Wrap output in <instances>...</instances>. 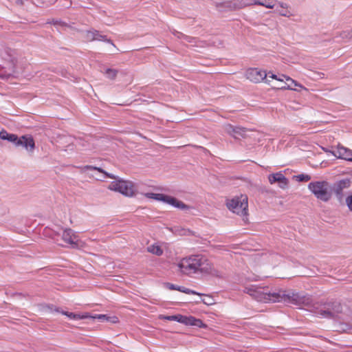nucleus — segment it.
<instances>
[{
  "label": "nucleus",
  "mask_w": 352,
  "mask_h": 352,
  "mask_svg": "<svg viewBox=\"0 0 352 352\" xmlns=\"http://www.w3.org/2000/svg\"><path fill=\"white\" fill-rule=\"evenodd\" d=\"M278 4H279V6H280L281 8H285V6H286V5H285V3H282V2H279V3H278Z\"/></svg>",
  "instance_id": "39"
},
{
  "label": "nucleus",
  "mask_w": 352,
  "mask_h": 352,
  "mask_svg": "<svg viewBox=\"0 0 352 352\" xmlns=\"http://www.w3.org/2000/svg\"><path fill=\"white\" fill-rule=\"evenodd\" d=\"M243 293L257 302L265 304L282 302V288H272L269 286L249 285L243 288Z\"/></svg>",
  "instance_id": "4"
},
{
  "label": "nucleus",
  "mask_w": 352,
  "mask_h": 352,
  "mask_svg": "<svg viewBox=\"0 0 352 352\" xmlns=\"http://www.w3.org/2000/svg\"><path fill=\"white\" fill-rule=\"evenodd\" d=\"M175 271L180 276L190 277L195 274L220 278L221 274L214 264L201 254H191L178 258L174 263Z\"/></svg>",
  "instance_id": "1"
},
{
  "label": "nucleus",
  "mask_w": 352,
  "mask_h": 352,
  "mask_svg": "<svg viewBox=\"0 0 352 352\" xmlns=\"http://www.w3.org/2000/svg\"><path fill=\"white\" fill-rule=\"evenodd\" d=\"M282 302L298 309L311 308L314 306L313 298L309 294L293 289H283Z\"/></svg>",
  "instance_id": "5"
},
{
  "label": "nucleus",
  "mask_w": 352,
  "mask_h": 352,
  "mask_svg": "<svg viewBox=\"0 0 352 352\" xmlns=\"http://www.w3.org/2000/svg\"><path fill=\"white\" fill-rule=\"evenodd\" d=\"M245 75L247 79L254 83L263 82L267 85L270 84V80L267 79V74L265 70L250 67L246 69Z\"/></svg>",
  "instance_id": "11"
},
{
  "label": "nucleus",
  "mask_w": 352,
  "mask_h": 352,
  "mask_svg": "<svg viewBox=\"0 0 352 352\" xmlns=\"http://www.w3.org/2000/svg\"><path fill=\"white\" fill-rule=\"evenodd\" d=\"M89 318L106 320L112 324H117L119 323L120 322L118 317L114 315L109 316L106 314H98L95 316H91V317H89Z\"/></svg>",
  "instance_id": "23"
},
{
  "label": "nucleus",
  "mask_w": 352,
  "mask_h": 352,
  "mask_svg": "<svg viewBox=\"0 0 352 352\" xmlns=\"http://www.w3.org/2000/svg\"><path fill=\"white\" fill-rule=\"evenodd\" d=\"M345 202L349 210L352 212V192L346 197Z\"/></svg>",
  "instance_id": "33"
},
{
  "label": "nucleus",
  "mask_w": 352,
  "mask_h": 352,
  "mask_svg": "<svg viewBox=\"0 0 352 352\" xmlns=\"http://www.w3.org/2000/svg\"><path fill=\"white\" fill-rule=\"evenodd\" d=\"M226 206L230 211L241 217L248 215V202L246 195L236 196L228 200Z\"/></svg>",
  "instance_id": "9"
},
{
  "label": "nucleus",
  "mask_w": 352,
  "mask_h": 352,
  "mask_svg": "<svg viewBox=\"0 0 352 352\" xmlns=\"http://www.w3.org/2000/svg\"><path fill=\"white\" fill-rule=\"evenodd\" d=\"M159 318L162 319V320H172V321L177 322V314L173 315V316L160 315V316H159Z\"/></svg>",
  "instance_id": "34"
},
{
  "label": "nucleus",
  "mask_w": 352,
  "mask_h": 352,
  "mask_svg": "<svg viewBox=\"0 0 352 352\" xmlns=\"http://www.w3.org/2000/svg\"><path fill=\"white\" fill-rule=\"evenodd\" d=\"M268 180L271 184L277 183L280 188L285 189L288 187L289 179L283 175L282 171L270 174Z\"/></svg>",
  "instance_id": "15"
},
{
  "label": "nucleus",
  "mask_w": 352,
  "mask_h": 352,
  "mask_svg": "<svg viewBox=\"0 0 352 352\" xmlns=\"http://www.w3.org/2000/svg\"><path fill=\"white\" fill-rule=\"evenodd\" d=\"M226 132L236 140L245 138L246 136V129L240 126H234L228 124L226 126Z\"/></svg>",
  "instance_id": "17"
},
{
  "label": "nucleus",
  "mask_w": 352,
  "mask_h": 352,
  "mask_svg": "<svg viewBox=\"0 0 352 352\" xmlns=\"http://www.w3.org/2000/svg\"><path fill=\"white\" fill-rule=\"evenodd\" d=\"M256 0H236L237 6L239 10L250 6H255Z\"/></svg>",
  "instance_id": "27"
},
{
  "label": "nucleus",
  "mask_w": 352,
  "mask_h": 352,
  "mask_svg": "<svg viewBox=\"0 0 352 352\" xmlns=\"http://www.w3.org/2000/svg\"><path fill=\"white\" fill-rule=\"evenodd\" d=\"M55 311L67 316L69 319L72 320H85L91 317V315L88 312L74 313L67 311L60 310V309H56Z\"/></svg>",
  "instance_id": "19"
},
{
  "label": "nucleus",
  "mask_w": 352,
  "mask_h": 352,
  "mask_svg": "<svg viewBox=\"0 0 352 352\" xmlns=\"http://www.w3.org/2000/svg\"><path fill=\"white\" fill-rule=\"evenodd\" d=\"M36 309L38 312H50L55 311L56 308H54V306L47 303H39L36 305Z\"/></svg>",
  "instance_id": "26"
},
{
  "label": "nucleus",
  "mask_w": 352,
  "mask_h": 352,
  "mask_svg": "<svg viewBox=\"0 0 352 352\" xmlns=\"http://www.w3.org/2000/svg\"><path fill=\"white\" fill-rule=\"evenodd\" d=\"M351 183V179L346 177L336 181L331 186L332 191L335 193V195L339 202H342L344 199V189L349 188Z\"/></svg>",
  "instance_id": "13"
},
{
  "label": "nucleus",
  "mask_w": 352,
  "mask_h": 352,
  "mask_svg": "<svg viewBox=\"0 0 352 352\" xmlns=\"http://www.w3.org/2000/svg\"><path fill=\"white\" fill-rule=\"evenodd\" d=\"M118 72L117 69L108 67L105 69L104 74L107 78L114 80L117 76Z\"/></svg>",
  "instance_id": "29"
},
{
  "label": "nucleus",
  "mask_w": 352,
  "mask_h": 352,
  "mask_svg": "<svg viewBox=\"0 0 352 352\" xmlns=\"http://www.w3.org/2000/svg\"><path fill=\"white\" fill-rule=\"evenodd\" d=\"M256 3L267 8H274L275 6L274 0H256Z\"/></svg>",
  "instance_id": "28"
},
{
  "label": "nucleus",
  "mask_w": 352,
  "mask_h": 352,
  "mask_svg": "<svg viewBox=\"0 0 352 352\" xmlns=\"http://www.w3.org/2000/svg\"><path fill=\"white\" fill-rule=\"evenodd\" d=\"M81 171L85 173L88 170H95L96 179L98 181H104L105 179H113L107 189L109 190L118 192L126 197H133L135 196V187L134 184L131 180L124 179L118 175L109 173L103 169L102 167L93 166V165H85L80 166Z\"/></svg>",
  "instance_id": "2"
},
{
  "label": "nucleus",
  "mask_w": 352,
  "mask_h": 352,
  "mask_svg": "<svg viewBox=\"0 0 352 352\" xmlns=\"http://www.w3.org/2000/svg\"><path fill=\"white\" fill-rule=\"evenodd\" d=\"M47 23L52 24L55 26L68 27L67 23L60 19H52L47 21Z\"/></svg>",
  "instance_id": "30"
},
{
  "label": "nucleus",
  "mask_w": 352,
  "mask_h": 352,
  "mask_svg": "<svg viewBox=\"0 0 352 352\" xmlns=\"http://www.w3.org/2000/svg\"><path fill=\"white\" fill-rule=\"evenodd\" d=\"M311 308L320 317L343 321L352 329V309L346 305L338 301H326L314 303Z\"/></svg>",
  "instance_id": "3"
},
{
  "label": "nucleus",
  "mask_w": 352,
  "mask_h": 352,
  "mask_svg": "<svg viewBox=\"0 0 352 352\" xmlns=\"http://www.w3.org/2000/svg\"><path fill=\"white\" fill-rule=\"evenodd\" d=\"M62 239L66 243L67 246L70 248L82 249L86 246V243L79 239L78 235L70 229H66L64 230Z\"/></svg>",
  "instance_id": "10"
},
{
  "label": "nucleus",
  "mask_w": 352,
  "mask_h": 352,
  "mask_svg": "<svg viewBox=\"0 0 352 352\" xmlns=\"http://www.w3.org/2000/svg\"><path fill=\"white\" fill-rule=\"evenodd\" d=\"M214 6L220 12H232L239 10L236 0H224L219 2H214Z\"/></svg>",
  "instance_id": "16"
},
{
  "label": "nucleus",
  "mask_w": 352,
  "mask_h": 352,
  "mask_svg": "<svg viewBox=\"0 0 352 352\" xmlns=\"http://www.w3.org/2000/svg\"><path fill=\"white\" fill-rule=\"evenodd\" d=\"M293 178L298 182H308L311 179L309 175L305 173L294 175Z\"/></svg>",
  "instance_id": "31"
},
{
  "label": "nucleus",
  "mask_w": 352,
  "mask_h": 352,
  "mask_svg": "<svg viewBox=\"0 0 352 352\" xmlns=\"http://www.w3.org/2000/svg\"><path fill=\"white\" fill-rule=\"evenodd\" d=\"M267 76L274 80H276L278 81L283 82L284 80V78L278 77L276 74H274L272 72L270 71L269 72H267Z\"/></svg>",
  "instance_id": "35"
},
{
  "label": "nucleus",
  "mask_w": 352,
  "mask_h": 352,
  "mask_svg": "<svg viewBox=\"0 0 352 352\" xmlns=\"http://www.w3.org/2000/svg\"><path fill=\"white\" fill-rule=\"evenodd\" d=\"M332 155L338 159L344 160L348 162L352 160V151L346 147L338 144L336 153H332Z\"/></svg>",
  "instance_id": "18"
},
{
  "label": "nucleus",
  "mask_w": 352,
  "mask_h": 352,
  "mask_svg": "<svg viewBox=\"0 0 352 352\" xmlns=\"http://www.w3.org/2000/svg\"><path fill=\"white\" fill-rule=\"evenodd\" d=\"M245 279L248 282H257L262 279V274L258 270H250L245 274Z\"/></svg>",
  "instance_id": "22"
},
{
  "label": "nucleus",
  "mask_w": 352,
  "mask_h": 352,
  "mask_svg": "<svg viewBox=\"0 0 352 352\" xmlns=\"http://www.w3.org/2000/svg\"><path fill=\"white\" fill-rule=\"evenodd\" d=\"M195 295L202 296L201 302L207 306H212L216 304L215 299L211 294H201L197 292V294H195Z\"/></svg>",
  "instance_id": "24"
},
{
  "label": "nucleus",
  "mask_w": 352,
  "mask_h": 352,
  "mask_svg": "<svg viewBox=\"0 0 352 352\" xmlns=\"http://www.w3.org/2000/svg\"><path fill=\"white\" fill-rule=\"evenodd\" d=\"M281 76L285 79L286 82H285V85L280 87L279 89H280V90L287 89V90H294V91H298L299 90L297 89V87H300V89H305V88L300 82L292 79L289 76L282 74Z\"/></svg>",
  "instance_id": "20"
},
{
  "label": "nucleus",
  "mask_w": 352,
  "mask_h": 352,
  "mask_svg": "<svg viewBox=\"0 0 352 352\" xmlns=\"http://www.w3.org/2000/svg\"><path fill=\"white\" fill-rule=\"evenodd\" d=\"M146 252L156 256H162L164 253L163 245L160 242L148 243Z\"/></svg>",
  "instance_id": "21"
},
{
  "label": "nucleus",
  "mask_w": 352,
  "mask_h": 352,
  "mask_svg": "<svg viewBox=\"0 0 352 352\" xmlns=\"http://www.w3.org/2000/svg\"><path fill=\"white\" fill-rule=\"evenodd\" d=\"M85 38L90 42L97 41H102L106 43L110 44L113 47L116 51H119V50L117 48L113 41L111 38H109L107 35L102 34L99 30H96L94 28L85 30Z\"/></svg>",
  "instance_id": "12"
},
{
  "label": "nucleus",
  "mask_w": 352,
  "mask_h": 352,
  "mask_svg": "<svg viewBox=\"0 0 352 352\" xmlns=\"http://www.w3.org/2000/svg\"><path fill=\"white\" fill-rule=\"evenodd\" d=\"M322 149L325 153H331V155H332V153H336V151H331V150H330L329 148H326V147H322Z\"/></svg>",
  "instance_id": "37"
},
{
  "label": "nucleus",
  "mask_w": 352,
  "mask_h": 352,
  "mask_svg": "<svg viewBox=\"0 0 352 352\" xmlns=\"http://www.w3.org/2000/svg\"><path fill=\"white\" fill-rule=\"evenodd\" d=\"M167 287L170 290H177L180 292L186 294H197V292L192 290L189 288L182 287V286H177L173 284H168Z\"/></svg>",
  "instance_id": "25"
},
{
  "label": "nucleus",
  "mask_w": 352,
  "mask_h": 352,
  "mask_svg": "<svg viewBox=\"0 0 352 352\" xmlns=\"http://www.w3.org/2000/svg\"><path fill=\"white\" fill-rule=\"evenodd\" d=\"M279 14H280L281 16H287V12H286V11H285V10L280 11V12H279Z\"/></svg>",
  "instance_id": "38"
},
{
  "label": "nucleus",
  "mask_w": 352,
  "mask_h": 352,
  "mask_svg": "<svg viewBox=\"0 0 352 352\" xmlns=\"http://www.w3.org/2000/svg\"><path fill=\"white\" fill-rule=\"evenodd\" d=\"M342 37H346L350 40H352V29L349 31L344 32L342 33Z\"/></svg>",
  "instance_id": "36"
},
{
  "label": "nucleus",
  "mask_w": 352,
  "mask_h": 352,
  "mask_svg": "<svg viewBox=\"0 0 352 352\" xmlns=\"http://www.w3.org/2000/svg\"><path fill=\"white\" fill-rule=\"evenodd\" d=\"M144 197L148 199H152L157 201L162 202L163 204H167L168 206H172L173 208L186 211L193 210L194 208L182 201L178 199L177 198L168 195L164 193H155L153 192H148L144 194Z\"/></svg>",
  "instance_id": "7"
},
{
  "label": "nucleus",
  "mask_w": 352,
  "mask_h": 352,
  "mask_svg": "<svg viewBox=\"0 0 352 352\" xmlns=\"http://www.w3.org/2000/svg\"><path fill=\"white\" fill-rule=\"evenodd\" d=\"M308 189L319 200L329 201L332 197V188L329 182L322 181L311 182L308 184Z\"/></svg>",
  "instance_id": "8"
},
{
  "label": "nucleus",
  "mask_w": 352,
  "mask_h": 352,
  "mask_svg": "<svg viewBox=\"0 0 352 352\" xmlns=\"http://www.w3.org/2000/svg\"><path fill=\"white\" fill-rule=\"evenodd\" d=\"M11 65H12V69H11V72H9V73H0V78H2V79H8L9 78H10L12 74V72H14V60L12 58H11Z\"/></svg>",
  "instance_id": "32"
},
{
  "label": "nucleus",
  "mask_w": 352,
  "mask_h": 352,
  "mask_svg": "<svg viewBox=\"0 0 352 352\" xmlns=\"http://www.w3.org/2000/svg\"><path fill=\"white\" fill-rule=\"evenodd\" d=\"M0 139L7 140L16 146H22L28 152H32L35 148V142L31 135L25 134L18 136L15 133H8L6 129L0 131Z\"/></svg>",
  "instance_id": "6"
},
{
  "label": "nucleus",
  "mask_w": 352,
  "mask_h": 352,
  "mask_svg": "<svg viewBox=\"0 0 352 352\" xmlns=\"http://www.w3.org/2000/svg\"><path fill=\"white\" fill-rule=\"evenodd\" d=\"M177 322L187 326H195L203 329H206L208 327L201 319L191 316H187L177 314Z\"/></svg>",
  "instance_id": "14"
}]
</instances>
